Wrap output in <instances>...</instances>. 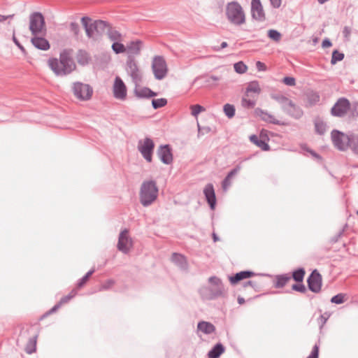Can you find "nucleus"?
<instances>
[{"instance_id":"f257e3e1","label":"nucleus","mask_w":358,"mask_h":358,"mask_svg":"<svg viewBox=\"0 0 358 358\" xmlns=\"http://www.w3.org/2000/svg\"><path fill=\"white\" fill-rule=\"evenodd\" d=\"M73 50L65 49L59 54V58H50L48 65L53 73L58 76H66L76 69V64L73 59Z\"/></svg>"},{"instance_id":"f03ea898","label":"nucleus","mask_w":358,"mask_h":358,"mask_svg":"<svg viewBox=\"0 0 358 358\" xmlns=\"http://www.w3.org/2000/svg\"><path fill=\"white\" fill-rule=\"evenodd\" d=\"M261 92L262 87L259 81L252 80L248 83L241 97V106L248 109L255 108Z\"/></svg>"},{"instance_id":"7ed1b4c3","label":"nucleus","mask_w":358,"mask_h":358,"mask_svg":"<svg viewBox=\"0 0 358 358\" xmlns=\"http://www.w3.org/2000/svg\"><path fill=\"white\" fill-rule=\"evenodd\" d=\"M225 15L228 21L234 25L241 26L246 22L245 13L236 1H231L226 5Z\"/></svg>"},{"instance_id":"20e7f679","label":"nucleus","mask_w":358,"mask_h":358,"mask_svg":"<svg viewBox=\"0 0 358 358\" xmlns=\"http://www.w3.org/2000/svg\"><path fill=\"white\" fill-rule=\"evenodd\" d=\"M271 98L280 104L282 109L294 118H300L303 112L292 100L280 94H271Z\"/></svg>"},{"instance_id":"39448f33","label":"nucleus","mask_w":358,"mask_h":358,"mask_svg":"<svg viewBox=\"0 0 358 358\" xmlns=\"http://www.w3.org/2000/svg\"><path fill=\"white\" fill-rule=\"evenodd\" d=\"M158 188L154 181H145L140 190V201L144 206L151 204L157 197Z\"/></svg>"},{"instance_id":"423d86ee","label":"nucleus","mask_w":358,"mask_h":358,"mask_svg":"<svg viewBox=\"0 0 358 358\" xmlns=\"http://www.w3.org/2000/svg\"><path fill=\"white\" fill-rule=\"evenodd\" d=\"M29 30L33 36L45 32V24L43 15L35 13L30 16Z\"/></svg>"},{"instance_id":"0eeeda50","label":"nucleus","mask_w":358,"mask_h":358,"mask_svg":"<svg viewBox=\"0 0 358 358\" xmlns=\"http://www.w3.org/2000/svg\"><path fill=\"white\" fill-rule=\"evenodd\" d=\"M73 94L80 101H87L91 99L93 94L92 87L82 83H76L73 86Z\"/></svg>"},{"instance_id":"6e6552de","label":"nucleus","mask_w":358,"mask_h":358,"mask_svg":"<svg viewBox=\"0 0 358 358\" xmlns=\"http://www.w3.org/2000/svg\"><path fill=\"white\" fill-rule=\"evenodd\" d=\"M152 69L157 80L163 79L168 71L164 59L162 57H155L152 60Z\"/></svg>"},{"instance_id":"1a4fd4ad","label":"nucleus","mask_w":358,"mask_h":358,"mask_svg":"<svg viewBox=\"0 0 358 358\" xmlns=\"http://www.w3.org/2000/svg\"><path fill=\"white\" fill-rule=\"evenodd\" d=\"M255 115L262 120L278 125H286L287 123L282 118H278L274 115L265 111L259 108L255 110Z\"/></svg>"},{"instance_id":"9d476101","label":"nucleus","mask_w":358,"mask_h":358,"mask_svg":"<svg viewBox=\"0 0 358 358\" xmlns=\"http://www.w3.org/2000/svg\"><path fill=\"white\" fill-rule=\"evenodd\" d=\"M331 138L334 145L341 150H345L349 147L351 140L348 136L338 130L332 131Z\"/></svg>"},{"instance_id":"9b49d317","label":"nucleus","mask_w":358,"mask_h":358,"mask_svg":"<svg viewBox=\"0 0 358 358\" xmlns=\"http://www.w3.org/2000/svg\"><path fill=\"white\" fill-rule=\"evenodd\" d=\"M350 108V103L345 98H340L334 105L331 110V113L334 116L343 117Z\"/></svg>"},{"instance_id":"f8f14e48","label":"nucleus","mask_w":358,"mask_h":358,"mask_svg":"<svg viewBox=\"0 0 358 358\" xmlns=\"http://www.w3.org/2000/svg\"><path fill=\"white\" fill-rule=\"evenodd\" d=\"M252 17L259 22L266 20V13L260 0H252L251 1Z\"/></svg>"},{"instance_id":"ddd939ff","label":"nucleus","mask_w":358,"mask_h":358,"mask_svg":"<svg viewBox=\"0 0 358 358\" xmlns=\"http://www.w3.org/2000/svg\"><path fill=\"white\" fill-rule=\"evenodd\" d=\"M155 147L153 141L150 138H145L139 143V150L143 157L149 162L152 161V154Z\"/></svg>"},{"instance_id":"4468645a","label":"nucleus","mask_w":358,"mask_h":358,"mask_svg":"<svg viewBox=\"0 0 358 358\" xmlns=\"http://www.w3.org/2000/svg\"><path fill=\"white\" fill-rule=\"evenodd\" d=\"M113 92L114 96L120 100H124L127 96V87L122 80L117 76L115 79Z\"/></svg>"},{"instance_id":"2eb2a0df","label":"nucleus","mask_w":358,"mask_h":358,"mask_svg":"<svg viewBox=\"0 0 358 358\" xmlns=\"http://www.w3.org/2000/svg\"><path fill=\"white\" fill-rule=\"evenodd\" d=\"M133 245L132 240L129 236L127 230L122 231L119 236L117 248L119 250L122 252L127 253L131 248Z\"/></svg>"},{"instance_id":"dca6fc26","label":"nucleus","mask_w":358,"mask_h":358,"mask_svg":"<svg viewBox=\"0 0 358 358\" xmlns=\"http://www.w3.org/2000/svg\"><path fill=\"white\" fill-rule=\"evenodd\" d=\"M309 289L314 292H319L322 287V276L315 270L308 279Z\"/></svg>"},{"instance_id":"f3484780","label":"nucleus","mask_w":358,"mask_h":358,"mask_svg":"<svg viewBox=\"0 0 358 358\" xmlns=\"http://www.w3.org/2000/svg\"><path fill=\"white\" fill-rule=\"evenodd\" d=\"M91 20L87 17H83L81 18V22L85 29V32L88 37H94V31L97 27L103 23L102 21H96L93 23L90 22Z\"/></svg>"},{"instance_id":"a211bd4d","label":"nucleus","mask_w":358,"mask_h":358,"mask_svg":"<svg viewBox=\"0 0 358 358\" xmlns=\"http://www.w3.org/2000/svg\"><path fill=\"white\" fill-rule=\"evenodd\" d=\"M127 71L134 80H138L141 78L138 66L134 59H130L127 62Z\"/></svg>"},{"instance_id":"6ab92c4d","label":"nucleus","mask_w":358,"mask_h":358,"mask_svg":"<svg viewBox=\"0 0 358 358\" xmlns=\"http://www.w3.org/2000/svg\"><path fill=\"white\" fill-rule=\"evenodd\" d=\"M158 155L164 164H170L173 160L171 150L168 145L162 146L158 150Z\"/></svg>"},{"instance_id":"aec40b11","label":"nucleus","mask_w":358,"mask_h":358,"mask_svg":"<svg viewBox=\"0 0 358 358\" xmlns=\"http://www.w3.org/2000/svg\"><path fill=\"white\" fill-rule=\"evenodd\" d=\"M204 194L207 199L208 203L210 204L212 209L214 208L215 204V194L214 188L212 184H208L204 188Z\"/></svg>"},{"instance_id":"412c9836","label":"nucleus","mask_w":358,"mask_h":358,"mask_svg":"<svg viewBox=\"0 0 358 358\" xmlns=\"http://www.w3.org/2000/svg\"><path fill=\"white\" fill-rule=\"evenodd\" d=\"M34 36L31 38V42L34 47L42 50H47L50 48L49 42L43 37H38Z\"/></svg>"},{"instance_id":"4be33fe9","label":"nucleus","mask_w":358,"mask_h":358,"mask_svg":"<svg viewBox=\"0 0 358 358\" xmlns=\"http://www.w3.org/2000/svg\"><path fill=\"white\" fill-rule=\"evenodd\" d=\"M254 275H255V273L251 271H241V272L237 273L234 276H230L229 278V280L231 284L235 285V284L238 283L239 281L244 280V279L249 278L253 276Z\"/></svg>"},{"instance_id":"5701e85b","label":"nucleus","mask_w":358,"mask_h":358,"mask_svg":"<svg viewBox=\"0 0 358 358\" xmlns=\"http://www.w3.org/2000/svg\"><path fill=\"white\" fill-rule=\"evenodd\" d=\"M197 329L203 334H210L215 331V327L213 324L210 322L202 321L199 322L197 325Z\"/></svg>"},{"instance_id":"b1692460","label":"nucleus","mask_w":358,"mask_h":358,"mask_svg":"<svg viewBox=\"0 0 358 358\" xmlns=\"http://www.w3.org/2000/svg\"><path fill=\"white\" fill-rule=\"evenodd\" d=\"M141 48V42L139 41L130 42L127 45V52L129 55H135L140 53Z\"/></svg>"},{"instance_id":"393cba45","label":"nucleus","mask_w":358,"mask_h":358,"mask_svg":"<svg viewBox=\"0 0 358 358\" xmlns=\"http://www.w3.org/2000/svg\"><path fill=\"white\" fill-rule=\"evenodd\" d=\"M76 58L78 63L83 66L87 64L90 61L89 54L86 51L82 50L78 51Z\"/></svg>"},{"instance_id":"a878e982","label":"nucleus","mask_w":358,"mask_h":358,"mask_svg":"<svg viewBox=\"0 0 358 358\" xmlns=\"http://www.w3.org/2000/svg\"><path fill=\"white\" fill-rule=\"evenodd\" d=\"M250 140L252 143L258 146L264 151H268L270 150V146L268 145V144L266 142H265L264 140L259 139L257 136L256 135L250 136Z\"/></svg>"},{"instance_id":"bb28decb","label":"nucleus","mask_w":358,"mask_h":358,"mask_svg":"<svg viewBox=\"0 0 358 358\" xmlns=\"http://www.w3.org/2000/svg\"><path fill=\"white\" fill-rule=\"evenodd\" d=\"M172 261L179 266L181 268L186 269L187 268V262L185 256L174 253L172 255Z\"/></svg>"},{"instance_id":"cd10ccee","label":"nucleus","mask_w":358,"mask_h":358,"mask_svg":"<svg viewBox=\"0 0 358 358\" xmlns=\"http://www.w3.org/2000/svg\"><path fill=\"white\" fill-rule=\"evenodd\" d=\"M224 352V346L220 343H217L210 351H209L208 356L209 358H218Z\"/></svg>"},{"instance_id":"c85d7f7f","label":"nucleus","mask_w":358,"mask_h":358,"mask_svg":"<svg viewBox=\"0 0 358 358\" xmlns=\"http://www.w3.org/2000/svg\"><path fill=\"white\" fill-rule=\"evenodd\" d=\"M136 94L138 97H152L157 95V94L152 92L151 90L147 87L137 88L135 91Z\"/></svg>"},{"instance_id":"c756f323","label":"nucleus","mask_w":358,"mask_h":358,"mask_svg":"<svg viewBox=\"0 0 358 358\" xmlns=\"http://www.w3.org/2000/svg\"><path fill=\"white\" fill-rule=\"evenodd\" d=\"M239 170L240 167L237 166L236 168H235L229 173L226 178L222 182V188L224 190H227L229 188V187L231 185V178L234 177L236 174H237Z\"/></svg>"},{"instance_id":"7c9ffc66","label":"nucleus","mask_w":358,"mask_h":358,"mask_svg":"<svg viewBox=\"0 0 358 358\" xmlns=\"http://www.w3.org/2000/svg\"><path fill=\"white\" fill-rule=\"evenodd\" d=\"M320 101V96L314 92L309 93L306 95V106H310Z\"/></svg>"},{"instance_id":"2f4dec72","label":"nucleus","mask_w":358,"mask_h":358,"mask_svg":"<svg viewBox=\"0 0 358 358\" xmlns=\"http://www.w3.org/2000/svg\"><path fill=\"white\" fill-rule=\"evenodd\" d=\"M111 48L116 54L124 53L127 52V46L118 41L113 42Z\"/></svg>"},{"instance_id":"473e14b6","label":"nucleus","mask_w":358,"mask_h":358,"mask_svg":"<svg viewBox=\"0 0 358 358\" xmlns=\"http://www.w3.org/2000/svg\"><path fill=\"white\" fill-rule=\"evenodd\" d=\"M315 128L317 133L323 134L326 131V124L321 120H316L315 121Z\"/></svg>"},{"instance_id":"72a5a7b5","label":"nucleus","mask_w":358,"mask_h":358,"mask_svg":"<svg viewBox=\"0 0 358 358\" xmlns=\"http://www.w3.org/2000/svg\"><path fill=\"white\" fill-rule=\"evenodd\" d=\"M115 283V282L113 279L106 280L100 285L99 287V291H105L110 289L114 286Z\"/></svg>"},{"instance_id":"f704fd0d","label":"nucleus","mask_w":358,"mask_h":358,"mask_svg":"<svg viewBox=\"0 0 358 358\" xmlns=\"http://www.w3.org/2000/svg\"><path fill=\"white\" fill-rule=\"evenodd\" d=\"M234 70L239 74L245 73L248 71V66L243 62H238L234 64Z\"/></svg>"},{"instance_id":"c9c22d12","label":"nucleus","mask_w":358,"mask_h":358,"mask_svg":"<svg viewBox=\"0 0 358 358\" xmlns=\"http://www.w3.org/2000/svg\"><path fill=\"white\" fill-rule=\"evenodd\" d=\"M268 36L273 41L279 42L281 40L282 34L277 30L270 29L268 31Z\"/></svg>"},{"instance_id":"e433bc0d","label":"nucleus","mask_w":358,"mask_h":358,"mask_svg":"<svg viewBox=\"0 0 358 358\" xmlns=\"http://www.w3.org/2000/svg\"><path fill=\"white\" fill-rule=\"evenodd\" d=\"M224 112L225 115L231 118L235 115V108L233 105L227 103L224 106L223 108Z\"/></svg>"},{"instance_id":"4c0bfd02","label":"nucleus","mask_w":358,"mask_h":358,"mask_svg":"<svg viewBox=\"0 0 358 358\" xmlns=\"http://www.w3.org/2000/svg\"><path fill=\"white\" fill-rule=\"evenodd\" d=\"M166 103H167V100L164 98L153 99L152 101V106L155 109L162 108V107L166 106Z\"/></svg>"},{"instance_id":"58836bf2","label":"nucleus","mask_w":358,"mask_h":358,"mask_svg":"<svg viewBox=\"0 0 358 358\" xmlns=\"http://www.w3.org/2000/svg\"><path fill=\"white\" fill-rule=\"evenodd\" d=\"M191 110V114L194 116L197 117V115L201 113L205 110V108L201 106V105L196 104V105H192L190 106Z\"/></svg>"},{"instance_id":"ea45409f","label":"nucleus","mask_w":358,"mask_h":358,"mask_svg":"<svg viewBox=\"0 0 358 358\" xmlns=\"http://www.w3.org/2000/svg\"><path fill=\"white\" fill-rule=\"evenodd\" d=\"M305 275V271L303 269H299L293 273V278L299 282L303 281Z\"/></svg>"},{"instance_id":"a19ab883","label":"nucleus","mask_w":358,"mask_h":358,"mask_svg":"<svg viewBox=\"0 0 358 358\" xmlns=\"http://www.w3.org/2000/svg\"><path fill=\"white\" fill-rule=\"evenodd\" d=\"M291 281V278L286 275H282L278 278L277 287H281L285 286L287 283Z\"/></svg>"},{"instance_id":"79ce46f5","label":"nucleus","mask_w":358,"mask_h":358,"mask_svg":"<svg viewBox=\"0 0 358 358\" xmlns=\"http://www.w3.org/2000/svg\"><path fill=\"white\" fill-rule=\"evenodd\" d=\"M344 57L343 53H340L338 51L335 50L333 52L332 57H331V64H334L337 62L341 61Z\"/></svg>"},{"instance_id":"37998d69","label":"nucleus","mask_w":358,"mask_h":358,"mask_svg":"<svg viewBox=\"0 0 358 358\" xmlns=\"http://www.w3.org/2000/svg\"><path fill=\"white\" fill-rule=\"evenodd\" d=\"M349 147H350L355 154L358 155V138H351Z\"/></svg>"},{"instance_id":"c03bdc74","label":"nucleus","mask_w":358,"mask_h":358,"mask_svg":"<svg viewBox=\"0 0 358 358\" xmlns=\"http://www.w3.org/2000/svg\"><path fill=\"white\" fill-rule=\"evenodd\" d=\"M345 294H338L334 296H333L331 299V301L332 303H336V304H341L343 303L345 301Z\"/></svg>"},{"instance_id":"a18cd8bd","label":"nucleus","mask_w":358,"mask_h":358,"mask_svg":"<svg viewBox=\"0 0 358 358\" xmlns=\"http://www.w3.org/2000/svg\"><path fill=\"white\" fill-rule=\"evenodd\" d=\"M36 343V336H35L34 338V339L30 340L29 344L27 345V346L26 348V351L27 353L30 354L35 351Z\"/></svg>"},{"instance_id":"49530a36","label":"nucleus","mask_w":358,"mask_h":358,"mask_svg":"<svg viewBox=\"0 0 358 358\" xmlns=\"http://www.w3.org/2000/svg\"><path fill=\"white\" fill-rule=\"evenodd\" d=\"M94 272V270H91L89 272L86 273V275L80 280V281L78 282V287H83L89 280L90 276L92 275V273Z\"/></svg>"},{"instance_id":"de8ad7c7","label":"nucleus","mask_w":358,"mask_h":358,"mask_svg":"<svg viewBox=\"0 0 358 358\" xmlns=\"http://www.w3.org/2000/svg\"><path fill=\"white\" fill-rule=\"evenodd\" d=\"M282 82L287 86H294L296 85V80L293 77H285Z\"/></svg>"},{"instance_id":"09e8293b","label":"nucleus","mask_w":358,"mask_h":358,"mask_svg":"<svg viewBox=\"0 0 358 358\" xmlns=\"http://www.w3.org/2000/svg\"><path fill=\"white\" fill-rule=\"evenodd\" d=\"M292 289L300 292H304L306 290L305 286L301 283L294 284L292 285Z\"/></svg>"},{"instance_id":"8fccbe9b","label":"nucleus","mask_w":358,"mask_h":358,"mask_svg":"<svg viewBox=\"0 0 358 358\" xmlns=\"http://www.w3.org/2000/svg\"><path fill=\"white\" fill-rule=\"evenodd\" d=\"M319 355V348L317 345H315L310 353V355L307 358H318Z\"/></svg>"},{"instance_id":"3c124183","label":"nucleus","mask_w":358,"mask_h":358,"mask_svg":"<svg viewBox=\"0 0 358 358\" xmlns=\"http://www.w3.org/2000/svg\"><path fill=\"white\" fill-rule=\"evenodd\" d=\"M256 67L259 71H265L267 69L266 64L260 61L256 62Z\"/></svg>"},{"instance_id":"603ef678","label":"nucleus","mask_w":358,"mask_h":358,"mask_svg":"<svg viewBox=\"0 0 358 358\" xmlns=\"http://www.w3.org/2000/svg\"><path fill=\"white\" fill-rule=\"evenodd\" d=\"M220 80V77L217 76H210L208 77V78L206 80V82L208 83H211L213 82H217Z\"/></svg>"},{"instance_id":"864d4df0","label":"nucleus","mask_w":358,"mask_h":358,"mask_svg":"<svg viewBox=\"0 0 358 358\" xmlns=\"http://www.w3.org/2000/svg\"><path fill=\"white\" fill-rule=\"evenodd\" d=\"M209 282L215 285H220L221 280L217 277H211L209 278Z\"/></svg>"},{"instance_id":"5fc2aeb1","label":"nucleus","mask_w":358,"mask_h":358,"mask_svg":"<svg viewBox=\"0 0 358 358\" xmlns=\"http://www.w3.org/2000/svg\"><path fill=\"white\" fill-rule=\"evenodd\" d=\"M120 38L121 35L118 32L115 31L110 34V38L112 41H118L120 39Z\"/></svg>"},{"instance_id":"6e6d98bb","label":"nucleus","mask_w":358,"mask_h":358,"mask_svg":"<svg viewBox=\"0 0 358 358\" xmlns=\"http://www.w3.org/2000/svg\"><path fill=\"white\" fill-rule=\"evenodd\" d=\"M270 2L274 8H279L281 5L282 0H270Z\"/></svg>"},{"instance_id":"4d7b16f0","label":"nucleus","mask_w":358,"mask_h":358,"mask_svg":"<svg viewBox=\"0 0 358 358\" xmlns=\"http://www.w3.org/2000/svg\"><path fill=\"white\" fill-rule=\"evenodd\" d=\"M13 40L14 41V43L22 50H24V47L18 42L17 39L16 38L15 34H13Z\"/></svg>"},{"instance_id":"13d9d810","label":"nucleus","mask_w":358,"mask_h":358,"mask_svg":"<svg viewBox=\"0 0 358 358\" xmlns=\"http://www.w3.org/2000/svg\"><path fill=\"white\" fill-rule=\"evenodd\" d=\"M331 45V43L329 40H324L322 42L323 48H329Z\"/></svg>"},{"instance_id":"bf43d9fd","label":"nucleus","mask_w":358,"mask_h":358,"mask_svg":"<svg viewBox=\"0 0 358 358\" xmlns=\"http://www.w3.org/2000/svg\"><path fill=\"white\" fill-rule=\"evenodd\" d=\"M71 27H72V29L74 31V33L76 34H78V31H79L78 25L76 24H75V23H72L71 24Z\"/></svg>"},{"instance_id":"052dcab7","label":"nucleus","mask_w":358,"mask_h":358,"mask_svg":"<svg viewBox=\"0 0 358 358\" xmlns=\"http://www.w3.org/2000/svg\"><path fill=\"white\" fill-rule=\"evenodd\" d=\"M71 296H66V297H65V298H64V299H62L61 300V303H66V302H67L69 300H70V299H71Z\"/></svg>"},{"instance_id":"680f3d73","label":"nucleus","mask_w":358,"mask_h":358,"mask_svg":"<svg viewBox=\"0 0 358 358\" xmlns=\"http://www.w3.org/2000/svg\"><path fill=\"white\" fill-rule=\"evenodd\" d=\"M8 17L0 15V22L5 21Z\"/></svg>"},{"instance_id":"e2e57ef3","label":"nucleus","mask_w":358,"mask_h":358,"mask_svg":"<svg viewBox=\"0 0 358 358\" xmlns=\"http://www.w3.org/2000/svg\"><path fill=\"white\" fill-rule=\"evenodd\" d=\"M238 303H239V304L242 305V304H243V303H244L245 300H244V299H243V298H242V297H238Z\"/></svg>"},{"instance_id":"0e129e2a","label":"nucleus","mask_w":358,"mask_h":358,"mask_svg":"<svg viewBox=\"0 0 358 358\" xmlns=\"http://www.w3.org/2000/svg\"><path fill=\"white\" fill-rule=\"evenodd\" d=\"M227 45H228L227 43L224 41V42H222V43H221L220 48H221V49L225 48H227Z\"/></svg>"},{"instance_id":"69168bd1","label":"nucleus","mask_w":358,"mask_h":358,"mask_svg":"<svg viewBox=\"0 0 358 358\" xmlns=\"http://www.w3.org/2000/svg\"><path fill=\"white\" fill-rule=\"evenodd\" d=\"M213 239H214V241H217L218 240L215 234H213Z\"/></svg>"},{"instance_id":"338daca9","label":"nucleus","mask_w":358,"mask_h":358,"mask_svg":"<svg viewBox=\"0 0 358 358\" xmlns=\"http://www.w3.org/2000/svg\"><path fill=\"white\" fill-rule=\"evenodd\" d=\"M252 283H253V282H252V281H248V282L246 283L245 286H247V285H252Z\"/></svg>"},{"instance_id":"774afa93","label":"nucleus","mask_w":358,"mask_h":358,"mask_svg":"<svg viewBox=\"0 0 358 358\" xmlns=\"http://www.w3.org/2000/svg\"><path fill=\"white\" fill-rule=\"evenodd\" d=\"M357 215H358V211H357Z\"/></svg>"}]
</instances>
